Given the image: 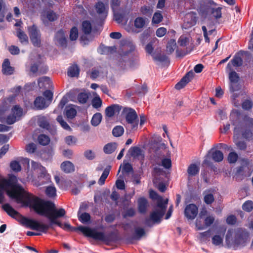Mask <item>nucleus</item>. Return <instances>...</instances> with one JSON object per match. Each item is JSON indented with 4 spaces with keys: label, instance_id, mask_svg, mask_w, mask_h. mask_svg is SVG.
Returning a JSON list of instances; mask_svg holds the SVG:
<instances>
[{
    "label": "nucleus",
    "instance_id": "obj_1",
    "mask_svg": "<svg viewBox=\"0 0 253 253\" xmlns=\"http://www.w3.org/2000/svg\"><path fill=\"white\" fill-rule=\"evenodd\" d=\"M16 177L11 176L8 179L0 180V186L18 203L32 208L38 213L46 217L50 221V224H47L35 220L27 219L25 223L28 227L45 233L52 225L56 224L65 230H72V227L68 223L62 224L57 220L58 218L65 215L66 211L64 209H57L53 203L45 201L30 194L21 186L16 184Z\"/></svg>",
    "mask_w": 253,
    "mask_h": 253
},
{
    "label": "nucleus",
    "instance_id": "obj_2",
    "mask_svg": "<svg viewBox=\"0 0 253 253\" xmlns=\"http://www.w3.org/2000/svg\"><path fill=\"white\" fill-rule=\"evenodd\" d=\"M248 239L245 230L242 228L231 229L227 231L225 238V246L227 248H236L244 246Z\"/></svg>",
    "mask_w": 253,
    "mask_h": 253
},
{
    "label": "nucleus",
    "instance_id": "obj_3",
    "mask_svg": "<svg viewBox=\"0 0 253 253\" xmlns=\"http://www.w3.org/2000/svg\"><path fill=\"white\" fill-rule=\"evenodd\" d=\"M150 196L153 199L157 200V206L156 208L151 212L150 219L146 221L145 224L147 226H150V222L153 223H159L161 222V219L164 214L168 199L164 200L162 197L159 196L154 191H150Z\"/></svg>",
    "mask_w": 253,
    "mask_h": 253
},
{
    "label": "nucleus",
    "instance_id": "obj_4",
    "mask_svg": "<svg viewBox=\"0 0 253 253\" xmlns=\"http://www.w3.org/2000/svg\"><path fill=\"white\" fill-rule=\"evenodd\" d=\"M10 102L9 99L0 101V121L11 125L20 119L23 115V112L22 109L16 105L12 109L11 114L5 117V112L10 106Z\"/></svg>",
    "mask_w": 253,
    "mask_h": 253
},
{
    "label": "nucleus",
    "instance_id": "obj_5",
    "mask_svg": "<svg viewBox=\"0 0 253 253\" xmlns=\"http://www.w3.org/2000/svg\"><path fill=\"white\" fill-rule=\"evenodd\" d=\"M253 126V119L248 118L246 119L245 125L242 127L236 126L234 129V140L238 148L241 150L246 148V144L244 141H238L240 132L243 138L249 139L252 137V133L249 128Z\"/></svg>",
    "mask_w": 253,
    "mask_h": 253
},
{
    "label": "nucleus",
    "instance_id": "obj_6",
    "mask_svg": "<svg viewBox=\"0 0 253 253\" xmlns=\"http://www.w3.org/2000/svg\"><path fill=\"white\" fill-rule=\"evenodd\" d=\"M214 220V216L212 214L209 213L206 209H203L196 220V227L197 230L205 229L211 225Z\"/></svg>",
    "mask_w": 253,
    "mask_h": 253
},
{
    "label": "nucleus",
    "instance_id": "obj_7",
    "mask_svg": "<svg viewBox=\"0 0 253 253\" xmlns=\"http://www.w3.org/2000/svg\"><path fill=\"white\" fill-rule=\"evenodd\" d=\"M166 152V146L165 144L160 145L156 149L154 150V157L156 163L162 165L166 169H169L171 167V161L169 159L164 158L165 153Z\"/></svg>",
    "mask_w": 253,
    "mask_h": 253
},
{
    "label": "nucleus",
    "instance_id": "obj_8",
    "mask_svg": "<svg viewBox=\"0 0 253 253\" xmlns=\"http://www.w3.org/2000/svg\"><path fill=\"white\" fill-rule=\"evenodd\" d=\"M123 114L131 129H136L138 125V119L135 111L130 108H125L123 110Z\"/></svg>",
    "mask_w": 253,
    "mask_h": 253
},
{
    "label": "nucleus",
    "instance_id": "obj_9",
    "mask_svg": "<svg viewBox=\"0 0 253 253\" xmlns=\"http://www.w3.org/2000/svg\"><path fill=\"white\" fill-rule=\"evenodd\" d=\"M78 229L85 235L92 237L94 239L100 241H104L106 239L104 234L102 232H98L89 227L83 226L78 227Z\"/></svg>",
    "mask_w": 253,
    "mask_h": 253
},
{
    "label": "nucleus",
    "instance_id": "obj_10",
    "mask_svg": "<svg viewBox=\"0 0 253 253\" xmlns=\"http://www.w3.org/2000/svg\"><path fill=\"white\" fill-rule=\"evenodd\" d=\"M28 31L33 44L35 46H40L41 45V36L37 27L34 25L29 27Z\"/></svg>",
    "mask_w": 253,
    "mask_h": 253
},
{
    "label": "nucleus",
    "instance_id": "obj_11",
    "mask_svg": "<svg viewBox=\"0 0 253 253\" xmlns=\"http://www.w3.org/2000/svg\"><path fill=\"white\" fill-rule=\"evenodd\" d=\"M31 169L34 173H35L38 175L39 177H46L48 178L49 177V175L47 173L46 169L39 163L32 161Z\"/></svg>",
    "mask_w": 253,
    "mask_h": 253
},
{
    "label": "nucleus",
    "instance_id": "obj_12",
    "mask_svg": "<svg viewBox=\"0 0 253 253\" xmlns=\"http://www.w3.org/2000/svg\"><path fill=\"white\" fill-rule=\"evenodd\" d=\"M225 230L217 232L211 238L212 244L219 247L224 246V238L225 235Z\"/></svg>",
    "mask_w": 253,
    "mask_h": 253
},
{
    "label": "nucleus",
    "instance_id": "obj_13",
    "mask_svg": "<svg viewBox=\"0 0 253 253\" xmlns=\"http://www.w3.org/2000/svg\"><path fill=\"white\" fill-rule=\"evenodd\" d=\"M198 213V208L193 204L187 205L184 211L185 216L189 219H193Z\"/></svg>",
    "mask_w": 253,
    "mask_h": 253
},
{
    "label": "nucleus",
    "instance_id": "obj_14",
    "mask_svg": "<svg viewBox=\"0 0 253 253\" xmlns=\"http://www.w3.org/2000/svg\"><path fill=\"white\" fill-rule=\"evenodd\" d=\"M95 9L100 19H104L107 17L108 7H106L102 2H98L95 5Z\"/></svg>",
    "mask_w": 253,
    "mask_h": 253
},
{
    "label": "nucleus",
    "instance_id": "obj_15",
    "mask_svg": "<svg viewBox=\"0 0 253 253\" xmlns=\"http://www.w3.org/2000/svg\"><path fill=\"white\" fill-rule=\"evenodd\" d=\"M121 107L118 104H113L107 107L105 111L106 117L111 118L119 113Z\"/></svg>",
    "mask_w": 253,
    "mask_h": 253
},
{
    "label": "nucleus",
    "instance_id": "obj_16",
    "mask_svg": "<svg viewBox=\"0 0 253 253\" xmlns=\"http://www.w3.org/2000/svg\"><path fill=\"white\" fill-rule=\"evenodd\" d=\"M194 73L193 72H188L175 86L177 89H180L184 87L188 83L193 77Z\"/></svg>",
    "mask_w": 253,
    "mask_h": 253
},
{
    "label": "nucleus",
    "instance_id": "obj_17",
    "mask_svg": "<svg viewBox=\"0 0 253 253\" xmlns=\"http://www.w3.org/2000/svg\"><path fill=\"white\" fill-rule=\"evenodd\" d=\"M50 103L43 97L36 98L34 101L35 107L37 109H43L47 107Z\"/></svg>",
    "mask_w": 253,
    "mask_h": 253
},
{
    "label": "nucleus",
    "instance_id": "obj_18",
    "mask_svg": "<svg viewBox=\"0 0 253 253\" xmlns=\"http://www.w3.org/2000/svg\"><path fill=\"white\" fill-rule=\"evenodd\" d=\"M55 42L56 44L60 46H64L66 44V40L63 31L61 30L56 33Z\"/></svg>",
    "mask_w": 253,
    "mask_h": 253
},
{
    "label": "nucleus",
    "instance_id": "obj_19",
    "mask_svg": "<svg viewBox=\"0 0 253 253\" xmlns=\"http://www.w3.org/2000/svg\"><path fill=\"white\" fill-rule=\"evenodd\" d=\"M197 18L196 14L194 13H189L186 15L185 18V23L186 24L187 27H190L195 25L196 23Z\"/></svg>",
    "mask_w": 253,
    "mask_h": 253
},
{
    "label": "nucleus",
    "instance_id": "obj_20",
    "mask_svg": "<svg viewBox=\"0 0 253 253\" xmlns=\"http://www.w3.org/2000/svg\"><path fill=\"white\" fill-rule=\"evenodd\" d=\"M129 153L134 158L142 160L144 158V154L142 151L137 147H131L129 150Z\"/></svg>",
    "mask_w": 253,
    "mask_h": 253
},
{
    "label": "nucleus",
    "instance_id": "obj_21",
    "mask_svg": "<svg viewBox=\"0 0 253 253\" xmlns=\"http://www.w3.org/2000/svg\"><path fill=\"white\" fill-rule=\"evenodd\" d=\"M242 60L239 56H235L230 62L228 63L226 67L227 72H229L232 70V66L238 67L242 65Z\"/></svg>",
    "mask_w": 253,
    "mask_h": 253
},
{
    "label": "nucleus",
    "instance_id": "obj_22",
    "mask_svg": "<svg viewBox=\"0 0 253 253\" xmlns=\"http://www.w3.org/2000/svg\"><path fill=\"white\" fill-rule=\"evenodd\" d=\"M229 74V78L230 81V90L234 91L236 89L234 88V85L236 84L239 80V76L235 71H231Z\"/></svg>",
    "mask_w": 253,
    "mask_h": 253
},
{
    "label": "nucleus",
    "instance_id": "obj_23",
    "mask_svg": "<svg viewBox=\"0 0 253 253\" xmlns=\"http://www.w3.org/2000/svg\"><path fill=\"white\" fill-rule=\"evenodd\" d=\"M61 169L66 173H70L75 170L73 164L70 161H65L61 164Z\"/></svg>",
    "mask_w": 253,
    "mask_h": 253
},
{
    "label": "nucleus",
    "instance_id": "obj_24",
    "mask_svg": "<svg viewBox=\"0 0 253 253\" xmlns=\"http://www.w3.org/2000/svg\"><path fill=\"white\" fill-rule=\"evenodd\" d=\"M106 74V72L104 71L102 68L99 67L92 69L90 74V77L91 78L96 79L98 77H103Z\"/></svg>",
    "mask_w": 253,
    "mask_h": 253
},
{
    "label": "nucleus",
    "instance_id": "obj_25",
    "mask_svg": "<svg viewBox=\"0 0 253 253\" xmlns=\"http://www.w3.org/2000/svg\"><path fill=\"white\" fill-rule=\"evenodd\" d=\"M148 23V20L147 18L138 17H137L134 21V25L135 28L137 29L143 28Z\"/></svg>",
    "mask_w": 253,
    "mask_h": 253
},
{
    "label": "nucleus",
    "instance_id": "obj_26",
    "mask_svg": "<svg viewBox=\"0 0 253 253\" xmlns=\"http://www.w3.org/2000/svg\"><path fill=\"white\" fill-rule=\"evenodd\" d=\"M16 35L22 44L26 45L28 44L29 40L27 35L20 29L17 30Z\"/></svg>",
    "mask_w": 253,
    "mask_h": 253
},
{
    "label": "nucleus",
    "instance_id": "obj_27",
    "mask_svg": "<svg viewBox=\"0 0 253 253\" xmlns=\"http://www.w3.org/2000/svg\"><path fill=\"white\" fill-rule=\"evenodd\" d=\"M57 15L53 11H45L42 14V19L44 20L47 18L49 21H53L57 18Z\"/></svg>",
    "mask_w": 253,
    "mask_h": 253
},
{
    "label": "nucleus",
    "instance_id": "obj_28",
    "mask_svg": "<svg viewBox=\"0 0 253 253\" xmlns=\"http://www.w3.org/2000/svg\"><path fill=\"white\" fill-rule=\"evenodd\" d=\"M2 73L5 75H11L13 72V69L10 66V62L5 59L2 64Z\"/></svg>",
    "mask_w": 253,
    "mask_h": 253
},
{
    "label": "nucleus",
    "instance_id": "obj_29",
    "mask_svg": "<svg viewBox=\"0 0 253 253\" xmlns=\"http://www.w3.org/2000/svg\"><path fill=\"white\" fill-rule=\"evenodd\" d=\"M204 200L207 204H211L214 200L213 192L208 190L205 191L204 193Z\"/></svg>",
    "mask_w": 253,
    "mask_h": 253
},
{
    "label": "nucleus",
    "instance_id": "obj_30",
    "mask_svg": "<svg viewBox=\"0 0 253 253\" xmlns=\"http://www.w3.org/2000/svg\"><path fill=\"white\" fill-rule=\"evenodd\" d=\"M51 83L50 79L47 77H42L38 81V84L40 88H48L50 87Z\"/></svg>",
    "mask_w": 253,
    "mask_h": 253
},
{
    "label": "nucleus",
    "instance_id": "obj_31",
    "mask_svg": "<svg viewBox=\"0 0 253 253\" xmlns=\"http://www.w3.org/2000/svg\"><path fill=\"white\" fill-rule=\"evenodd\" d=\"M4 210L12 217L16 218L18 216V213L13 209L9 204H5L3 206Z\"/></svg>",
    "mask_w": 253,
    "mask_h": 253
},
{
    "label": "nucleus",
    "instance_id": "obj_32",
    "mask_svg": "<svg viewBox=\"0 0 253 253\" xmlns=\"http://www.w3.org/2000/svg\"><path fill=\"white\" fill-rule=\"evenodd\" d=\"M65 114L68 119H73L76 116L77 111L73 105L68 106L65 108Z\"/></svg>",
    "mask_w": 253,
    "mask_h": 253
},
{
    "label": "nucleus",
    "instance_id": "obj_33",
    "mask_svg": "<svg viewBox=\"0 0 253 253\" xmlns=\"http://www.w3.org/2000/svg\"><path fill=\"white\" fill-rule=\"evenodd\" d=\"M79 74V69L76 65L70 67L68 71V75L71 77H77Z\"/></svg>",
    "mask_w": 253,
    "mask_h": 253
},
{
    "label": "nucleus",
    "instance_id": "obj_34",
    "mask_svg": "<svg viewBox=\"0 0 253 253\" xmlns=\"http://www.w3.org/2000/svg\"><path fill=\"white\" fill-rule=\"evenodd\" d=\"M101 120L102 115L100 113H96L93 115L91 119V124L94 126H96L100 124Z\"/></svg>",
    "mask_w": 253,
    "mask_h": 253
},
{
    "label": "nucleus",
    "instance_id": "obj_35",
    "mask_svg": "<svg viewBox=\"0 0 253 253\" xmlns=\"http://www.w3.org/2000/svg\"><path fill=\"white\" fill-rule=\"evenodd\" d=\"M138 209L141 212H144L147 207V200L144 198H140L138 199Z\"/></svg>",
    "mask_w": 253,
    "mask_h": 253
},
{
    "label": "nucleus",
    "instance_id": "obj_36",
    "mask_svg": "<svg viewBox=\"0 0 253 253\" xmlns=\"http://www.w3.org/2000/svg\"><path fill=\"white\" fill-rule=\"evenodd\" d=\"M207 11L211 13L215 18H218L221 16V8L220 7H208Z\"/></svg>",
    "mask_w": 253,
    "mask_h": 253
},
{
    "label": "nucleus",
    "instance_id": "obj_37",
    "mask_svg": "<svg viewBox=\"0 0 253 253\" xmlns=\"http://www.w3.org/2000/svg\"><path fill=\"white\" fill-rule=\"evenodd\" d=\"M199 171V167L195 164H191L187 169L189 176H192L197 174Z\"/></svg>",
    "mask_w": 253,
    "mask_h": 253
},
{
    "label": "nucleus",
    "instance_id": "obj_38",
    "mask_svg": "<svg viewBox=\"0 0 253 253\" xmlns=\"http://www.w3.org/2000/svg\"><path fill=\"white\" fill-rule=\"evenodd\" d=\"M92 26L89 21H84L82 23V30L85 34H88L90 33Z\"/></svg>",
    "mask_w": 253,
    "mask_h": 253
},
{
    "label": "nucleus",
    "instance_id": "obj_39",
    "mask_svg": "<svg viewBox=\"0 0 253 253\" xmlns=\"http://www.w3.org/2000/svg\"><path fill=\"white\" fill-rule=\"evenodd\" d=\"M120 5V1L119 0H111V6L114 12H115L116 10L118 9V8ZM115 17L116 20L118 22H120V19L117 18V15L115 13H114Z\"/></svg>",
    "mask_w": 253,
    "mask_h": 253
},
{
    "label": "nucleus",
    "instance_id": "obj_40",
    "mask_svg": "<svg viewBox=\"0 0 253 253\" xmlns=\"http://www.w3.org/2000/svg\"><path fill=\"white\" fill-rule=\"evenodd\" d=\"M116 149V144L115 143H110L105 145L103 150L106 154H111L113 153Z\"/></svg>",
    "mask_w": 253,
    "mask_h": 253
},
{
    "label": "nucleus",
    "instance_id": "obj_41",
    "mask_svg": "<svg viewBox=\"0 0 253 253\" xmlns=\"http://www.w3.org/2000/svg\"><path fill=\"white\" fill-rule=\"evenodd\" d=\"M198 239L203 242H206L209 241L210 238V231H207L204 232L200 233L198 235Z\"/></svg>",
    "mask_w": 253,
    "mask_h": 253
},
{
    "label": "nucleus",
    "instance_id": "obj_42",
    "mask_svg": "<svg viewBox=\"0 0 253 253\" xmlns=\"http://www.w3.org/2000/svg\"><path fill=\"white\" fill-rule=\"evenodd\" d=\"M110 169V168L109 167V168H106L104 170L101 176H100V177L98 181V183L99 184L103 185L104 184L105 181L109 175Z\"/></svg>",
    "mask_w": 253,
    "mask_h": 253
},
{
    "label": "nucleus",
    "instance_id": "obj_43",
    "mask_svg": "<svg viewBox=\"0 0 253 253\" xmlns=\"http://www.w3.org/2000/svg\"><path fill=\"white\" fill-rule=\"evenodd\" d=\"M212 159L215 162H221L223 159V154L221 151L216 150L212 153Z\"/></svg>",
    "mask_w": 253,
    "mask_h": 253
},
{
    "label": "nucleus",
    "instance_id": "obj_44",
    "mask_svg": "<svg viewBox=\"0 0 253 253\" xmlns=\"http://www.w3.org/2000/svg\"><path fill=\"white\" fill-rule=\"evenodd\" d=\"M145 231L144 229L141 227H136L135 229L134 238L136 239L139 240L145 235Z\"/></svg>",
    "mask_w": 253,
    "mask_h": 253
},
{
    "label": "nucleus",
    "instance_id": "obj_45",
    "mask_svg": "<svg viewBox=\"0 0 253 253\" xmlns=\"http://www.w3.org/2000/svg\"><path fill=\"white\" fill-rule=\"evenodd\" d=\"M39 143L42 145H47L50 142L49 137L44 134H41L38 137Z\"/></svg>",
    "mask_w": 253,
    "mask_h": 253
},
{
    "label": "nucleus",
    "instance_id": "obj_46",
    "mask_svg": "<svg viewBox=\"0 0 253 253\" xmlns=\"http://www.w3.org/2000/svg\"><path fill=\"white\" fill-rule=\"evenodd\" d=\"M176 46V43L175 40H170L168 43L167 46V51L168 52L171 53H172Z\"/></svg>",
    "mask_w": 253,
    "mask_h": 253
},
{
    "label": "nucleus",
    "instance_id": "obj_47",
    "mask_svg": "<svg viewBox=\"0 0 253 253\" xmlns=\"http://www.w3.org/2000/svg\"><path fill=\"white\" fill-rule=\"evenodd\" d=\"M124 132V129L123 126H118L115 127L113 130L112 133L114 136L119 137L121 136Z\"/></svg>",
    "mask_w": 253,
    "mask_h": 253
},
{
    "label": "nucleus",
    "instance_id": "obj_48",
    "mask_svg": "<svg viewBox=\"0 0 253 253\" xmlns=\"http://www.w3.org/2000/svg\"><path fill=\"white\" fill-rule=\"evenodd\" d=\"M57 121L64 129L69 131H71L72 130L70 126L64 121L63 117L61 116H58L57 118Z\"/></svg>",
    "mask_w": 253,
    "mask_h": 253
},
{
    "label": "nucleus",
    "instance_id": "obj_49",
    "mask_svg": "<svg viewBox=\"0 0 253 253\" xmlns=\"http://www.w3.org/2000/svg\"><path fill=\"white\" fill-rule=\"evenodd\" d=\"M242 209L247 212L252 211L253 209V202L250 200L245 202L242 205Z\"/></svg>",
    "mask_w": 253,
    "mask_h": 253
},
{
    "label": "nucleus",
    "instance_id": "obj_50",
    "mask_svg": "<svg viewBox=\"0 0 253 253\" xmlns=\"http://www.w3.org/2000/svg\"><path fill=\"white\" fill-rule=\"evenodd\" d=\"M68 102L67 98L66 97H63L61 100L57 108L54 110V113L60 112L62 109L64 108V106Z\"/></svg>",
    "mask_w": 253,
    "mask_h": 253
},
{
    "label": "nucleus",
    "instance_id": "obj_51",
    "mask_svg": "<svg viewBox=\"0 0 253 253\" xmlns=\"http://www.w3.org/2000/svg\"><path fill=\"white\" fill-rule=\"evenodd\" d=\"M152 57L155 60L161 62L168 61L167 56L165 55H161V54H153Z\"/></svg>",
    "mask_w": 253,
    "mask_h": 253
},
{
    "label": "nucleus",
    "instance_id": "obj_52",
    "mask_svg": "<svg viewBox=\"0 0 253 253\" xmlns=\"http://www.w3.org/2000/svg\"><path fill=\"white\" fill-rule=\"evenodd\" d=\"M46 194L49 197H54L56 196V188L53 186H50L46 189Z\"/></svg>",
    "mask_w": 253,
    "mask_h": 253
},
{
    "label": "nucleus",
    "instance_id": "obj_53",
    "mask_svg": "<svg viewBox=\"0 0 253 253\" xmlns=\"http://www.w3.org/2000/svg\"><path fill=\"white\" fill-rule=\"evenodd\" d=\"M79 220L83 223H87L90 219V215L86 212L79 214Z\"/></svg>",
    "mask_w": 253,
    "mask_h": 253
},
{
    "label": "nucleus",
    "instance_id": "obj_54",
    "mask_svg": "<svg viewBox=\"0 0 253 253\" xmlns=\"http://www.w3.org/2000/svg\"><path fill=\"white\" fill-rule=\"evenodd\" d=\"M77 138L72 135H69L65 137V141L66 143L68 145H74L77 142Z\"/></svg>",
    "mask_w": 253,
    "mask_h": 253
},
{
    "label": "nucleus",
    "instance_id": "obj_55",
    "mask_svg": "<svg viewBox=\"0 0 253 253\" xmlns=\"http://www.w3.org/2000/svg\"><path fill=\"white\" fill-rule=\"evenodd\" d=\"M102 105V100L100 98L97 96H95L92 101V105L95 108H98Z\"/></svg>",
    "mask_w": 253,
    "mask_h": 253
},
{
    "label": "nucleus",
    "instance_id": "obj_56",
    "mask_svg": "<svg viewBox=\"0 0 253 253\" xmlns=\"http://www.w3.org/2000/svg\"><path fill=\"white\" fill-rule=\"evenodd\" d=\"M10 168L14 171H19L21 169V167L17 161H13L10 163Z\"/></svg>",
    "mask_w": 253,
    "mask_h": 253
},
{
    "label": "nucleus",
    "instance_id": "obj_57",
    "mask_svg": "<svg viewBox=\"0 0 253 253\" xmlns=\"http://www.w3.org/2000/svg\"><path fill=\"white\" fill-rule=\"evenodd\" d=\"M78 37V30L75 27L72 28L70 31V38L72 41L76 40Z\"/></svg>",
    "mask_w": 253,
    "mask_h": 253
},
{
    "label": "nucleus",
    "instance_id": "obj_58",
    "mask_svg": "<svg viewBox=\"0 0 253 253\" xmlns=\"http://www.w3.org/2000/svg\"><path fill=\"white\" fill-rule=\"evenodd\" d=\"M163 19V16L160 12H156L153 15L152 22L153 23L158 24L160 23Z\"/></svg>",
    "mask_w": 253,
    "mask_h": 253
},
{
    "label": "nucleus",
    "instance_id": "obj_59",
    "mask_svg": "<svg viewBox=\"0 0 253 253\" xmlns=\"http://www.w3.org/2000/svg\"><path fill=\"white\" fill-rule=\"evenodd\" d=\"M238 158V155L233 152L229 153L228 156V161L230 163H235Z\"/></svg>",
    "mask_w": 253,
    "mask_h": 253
},
{
    "label": "nucleus",
    "instance_id": "obj_60",
    "mask_svg": "<svg viewBox=\"0 0 253 253\" xmlns=\"http://www.w3.org/2000/svg\"><path fill=\"white\" fill-rule=\"evenodd\" d=\"M88 95L86 93H80L78 96V99L80 103H85L88 99Z\"/></svg>",
    "mask_w": 253,
    "mask_h": 253
},
{
    "label": "nucleus",
    "instance_id": "obj_61",
    "mask_svg": "<svg viewBox=\"0 0 253 253\" xmlns=\"http://www.w3.org/2000/svg\"><path fill=\"white\" fill-rule=\"evenodd\" d=\"M188 42V39L184 37V36H181L178 41V43L180 45L182 46H186Z\"/></svg>",
    "mask_w": 253,
    "mask_h": 253
},
{
    "label": "nucleus",
    "instance_id": "obj_62",
    "mask_svg": "<svg viewBox=\"0 0 253 253\" xmlns=\"http://www.w3.org/2000/svg\"><path fill=\"white\" fill-rule=\"evenodd\" d=\"M167 33V29L164 27L158 28L156 32V34L158 37H163Z\"/></svg>",
    "mask_w": 253,
    "mask_h": 253
},
{
    "label": "nucleus",
    "instance_id": "obj_63",
    "mask_svg": "<svg viewBox=\"0 0 253 253\" xmlns=\"http://www.w3.org/2000/svg\"><path fill=\"white\" fill-rule=\"evenodd\" d=\"M43 96L45 97V100L50 103L53 97L52 92L50 90H47L44 92Z\"/></svg>",
    "mask_w": 253,
    "mask_h": 253
},
{
    "label": "nucleus",
    "instance_id": "obj_64",
    "mask_svg": "<svg viewBox=\"0 0 253 253\" xmlns=\"http://www.w3.org/2000/svg\"><path fill=\"white\" fill-rule=\"evenodd\" d=\"M36 149V146L34 143H30L26 146V150L28 153H33Z\"/></svg>",
    "mask_w": 253,
    "mask_h": 253
}]
</instances>
